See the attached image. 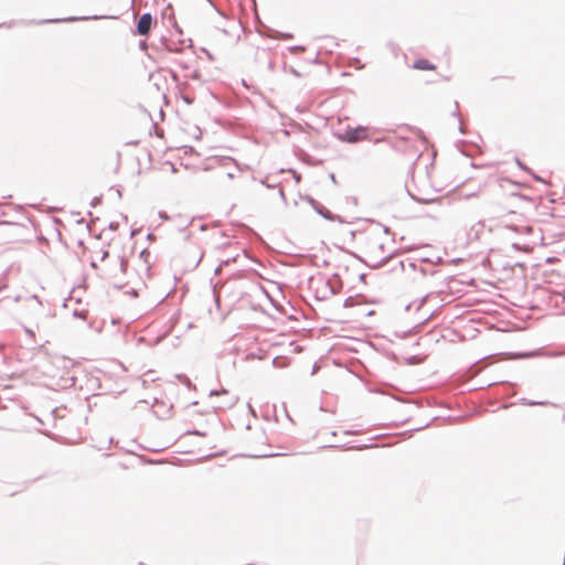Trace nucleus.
I'll return each mask as SVG.
<instances>
[{"mask_svg":"<svg viewBox=\"0 0 565 565\" xmlns=\"http://www.w3.org/2000/svg\"><path fill=\"white\" fill-rule=\"evenodd\" d=\"M159 217L162 218V220H168L169 216L166 212H159Z\"/></svg>","mask_w":565,"mask_h":565,"instance_id":"8fccbe9b","label":"nucleus"},{"mask_svg":"<svg viewBox=\"0 0 565 565\" xmlns=\"http://www.w3.org/2000/svg\"><path fill=\"white\" fill-rule=\"evenodd\" d=\"M354 303H355V299L352 296H350L347 299H344L342 306H343V308H350V307H353Z\"/></svg>","mask_w":565,"mask_h":565,"instance_id":"5701e85b","label":"nucleus"},{"mask_svg":"<svg viewBox=\"0 0 565 565\" xmlns=\"http://www.w3.org/2000/svg\"><path fill=\"white\" fill-rule=\"evenodd\" d=\"M172 404L167 405L163 401L154 399V404L152 405V412L157 418L168 419L172 416Z\"/></svg>","mask_w":565,"mask_h":565,"instance_id":"0eeeda50","label":"nucleus"},{"mask_svg":"<svg viewBox=\"0 0 565 565\" xmlns=\"http://www.w3.org/2000/svg\"><path fill=\"white\" fill-rule=\"evenodd\" d=\"M126 294H127V295H129V296H130V297H132V298H137V297L139 296L138 290H137V289H135V288H131V289H130V290H128Z\"/></svg>","mask_w":565,"mask_h":565,"instance_id":"e433bc0d","label":"nucleus"},{"mask_svg":"<svg viewBox=\"0 0 565 565\" xmlns=\"http://www.w3.org/2000/svg\"><path fill=\"white\" fill-rule=\"evenodd\" d=\"M529 174H530V175H531L535 181H539V182L545 183V180H544L541 175L536 174L533 170H531V171L529 172Z\"/></svg>","mask_w":565,"mask_h":565,"instance_id":"2f4dec72","label":"nucleus"},{"mask_svg":"<svg viewBox=\"0 0 565 565\" xmlns=\"http://www.w3.org/2000/svg\"><path fill=\"white\" fill-rule=\"evenodd\" d=\"M279 196L281 198L284 203L287 204V199L282 189H279Z\"/></svg>","mask_w":565,"mask_h":565,"instance_id":"c03bdc74","label":"nucleus"},{"mask_svg":"<svg viewBox=\"0 0 565 565\" xmlns=\"http://www.w3.org/2000/svg\"><path fill=\"white\" fill-rule=\"evenodd\" d=\"M451 116L457 118L460 121L459 104H458V102H455V110L451 113Z\"/></svg>","mask_w":565,"mask_h":565,"instance_id":"7c9ffc66","label":"nucleus"},{"mask_svg":"<svg viewBox=\"0 0 565 565\" xmlns=\"http://www.w3.org/2000/svg\"><path fill=\"white\" fill-rule=\"evenodd\" d=\"M150 255V252L148 250V248H143L140 254H139V257L142 258L146 263L148 262L147 260V257Z\"/></svg>","mask_w":565,"mask_h":565,"instance_id":"473e14b6","label":"nucleus"},{"mask_svg":"<svg viewBox=\"0 0 565 565\" xmlns=\"http://www.w3.org/2000/svg\"><path fill=\"white\" fill-rule=\"evenodd\" d=\"M218 394H228V392L225 388H222L221 391H217V390L210 391V396H214V395H218Z\"/></svg>","mask_w":565,"mask_h":565,"instance_id":"c9c22d12","label":"nucleus"},{"mask_svg":"<svg viewBox=\"0 0 565 565\" xmlns=\"http://www.w3.org/2000/svg\"><path fill=\"white\" fill-rule=\"evenodd\" d=\"M117 15H107V14H94V15H81V17H66V18H53V19H44L40 21H30L29 23L40 24H49V23H63V22H75V21H89V20H102V19H117Z\"/></svg>","mask_w":565,"mask_h":565,"instance_id":"7ed1b4c3","label":"nucleus"},{"mask_svg":"<svg viewBox=\"0 0 565 565\" xmlns=\"http://www.w3.org/2000/svg\"><path fill=\"white\" fill-rule=\"evenodd\" d=\"M515 162H516L518 167H519L521 170H523V171H525V172H527V173L532 170V169H530V168H529V167H527L523 161H521L518 157H515Z\"/></svg>","mask_w":565,"mask_h":565,"instance_id":"393cba45","label":"nucleus"},{"mask_svg":"<svg viewBox=\"0 0 565 565\" xmlns=\"http://www.w3.org/2000/svg\"><path fill=\"white\" fill-rule=\"evenodd\" d=\"M522 359H532V358H561L565 356V348L564 349H553V350H545V348H539L531 351H525L519 353Z\"/></svg>","mask_w":565,"mask_h":565,"instance_id":"423d86ee","label":"nucleus"},{"mask_svg":"<svg viewBox=\"0 0 565 565\" xmlns=\"http://www.w3.org/2000/svg\"><path fill=\"white\" fill-rule=\"evenodd\" d=\"M236 402H237V397L232 396L228 399H224V403H222L218 406H215V408H218V409L231 408L236 404Z\"/></svg>","mask_w":565,"mask_h":565,"instance_id":"6ab92c4d","label":"nucleus"},{"mask_svg":"<svg viewBox=\"0 0 565 565\" xmlns=\"http://www.w3.org/2000/svg\"><path fill=\"white\" fill-rule=\"evenodd\" d=\"M500 386L502 388V392H498V394H502L503 396H514L515 395V384L509 381H502V382H493L489 383L488 387L490 386Z\"/></svg>","mask_w":565,"mask_h":565,"instance_id":"6e6552de","label":"nucleus"},{"mask_svg":"<svg viewBox=\"0 0 565 565\" xmlns=\"http://www.w3.org/2000/svg\"><path fill=\"white\" fill-rule=\"evenodd\" d=\"M268 70L274 71L275 70V62L273 60L268 61Z\"/></svg>","mask_w":565,"mask_h":565,"instance_id":"de8ad7c7","label":"nucleus"},{"mask_svg":"<svg viewBox=\"0 0 565 565\" xmlns=\"http://www.w3.org/2000/svg\"><path fill=\"white\" fill-rule=\"evenodd\" d=\"M427 426H428V424H426V425H424V426H422V427H418V428H416L415 430H422V429H424V428H425V427H427Z\"/></svg>","mask_w":565,"mask_h":565,"instance_id":"e2e57ef3","label":"nucleus"},{"mask_svg":"<svg viewBox=\"0 0 565 565\" xmlns=\"http://www.w3.org/2000/svg\"><path fill=\"white\" fill-rule=\"evenodd\" d=\"M384 228V232L387 233L388 232V227L387 226H383Z\"/></svg>","mask_w":565,"mask_h":565,"instance_id":"774afa93","label":"nucleus"},{"mask_svg":"<svg viewBox=\"0 0 565 565\" xmlns=\"http://www.w3.org/2000/svg\"><path fill=\"white\" fill-rule=\"evenodd\" d=\"M177 379H178L180 382L184 383L188 387H190V385H191V381L189 380V377H188L185 374H178V375H177Z\"/></svg>","mask_w":565,"mask_h":565,"instance_id":"bb28decb","label":"nucleus"},{"mask_svg":"<svg viewBox=\"0 0 565 565\" xmlns=\"http://www.w3.org/2000/svg\"><path fill=\"white\" fill-rule=\"evenodd\" d=\"M262 183L264 185H266V188H268V189H274V188L278 186V184H270V183H266L265 181H262Z\"/></svg>","mask_w":565,"mask_h":565,"instance_id":"09e8293b","label":"nucleus"},{"mask_svg":"<svg viewBox=\"0 0 565 565\" xmlns=\"http://www.w3.org/2000/svg\"><path fill=\"white\" fill-rule=\"evenodd\" d=\"M330 179L332 180L333 183H335V174L334 173H330Z\"/></svg>","mask_w":565,"mask_h":565,"instance_id":"4d7b16f0","label":"nucleus"},{"mask_svg":"<svg viewBox=\"0 0 565 565\" xmlns=\"http://www.w3.org/2000/svg\"><path fill=\"white\" fill-rule=\"evenodd\" d=\"M434 313H435V311L430 312L423 321L417 322L416 324H414L411 329H408L405 332L404 337L416 334L419 331H422L423 326L434 316Z\"/></svg>","mask_w":565,"mask_h":565,"instance_id":"f8f14e48","label":"nucleus"},{"mask_svg":"<svg viewBox=\"0 0 565 565\" xmlns=\"http://www.w3.org/2000/svg\"><path fill=\"white\" fill-rule=\"evenodd\" d=\"M414 303H415V302H409V303H407V305L405 306L404 310H405L406 312H407V311H409V310L412 309V307H413V305H414Z\"/></svg>","mask_w":565,"mask_h":565,"instance_id":"5fc2aeb1","label":"nucleus"},{"mask_svg":"<svg viewBox=\"0 0 565 565\" xmlns=\"http://www.w3.org/2000/svg\"><path fill=\"white\" fill-rule=\"evenodd\" d=\"M116 194H117L118 199L122 198V192H121V189L119 186L116 188Z\"/></svg>","mask_w":565,"mask_h":565,"instance_id":"864d4df0","label":"nucleus"},{"mask_svg":"<svg viewBox=\"0 0 565 565\" xmlns=\"http://www.w3.org/2000/svg\"><path fill=\"white\" fill-rule=\"evenodd\" d=\"M332 278H335V279L340 280V275H339L338 273H334V274L332 275Z\"/></svg>","mask_w":565,"mask_h":565,"instance_id":"680f3d73","label":"nucleus"},{"mask_svg":"<svg viewBox=\"0 0 565 565\" xmlns=\"http://www.w3.org/2000/svg\"><path fill=\"white\" fill-rule=\"evenodd\" d=\"M137 232H138L137 230H131V233H130L131 236H135L137 234Z\"/></svg>","mask_w":565,"mask_h":565,"instance_id":"0e129e2a","label":"nucleus"},{"mask_svg":"<svg viewBox=\"0 0 565 565\" xmlns=\"http://www.w3.org/2000/svg\"><path fill=\"white\" fill-rule=\"evenodd\" d=\"M202 51L206 53L209 60H211V61L214 60L213 55L206 49L203 47Z\"/></svg>","mask_w":565,"mask_h":565,"instance_id":"603ef678","label":"nucleus"},{"mask_svg":"<svg viewBox=\"0 0 565 565\" xmlns=\"http://www.w3.org/2000/svg\"><path fill=\"white\" fill-rule=\"evenodd\" d=\"M153 238H154V235H153L152 233H149V234L147 235V239H148V241H152Z\"/></svg>","mask_w":565,"mask_h":565,"instance_id":"6e6d98bb","label":"nucleus"},{"mask_svg":"<svg viewBox=\"0 0 565 565\" xmlns=\"http://www.w3.org/2000/svg\"><path fill=\"white\" fill-rule=\"evenodd\" d=\"M511 247L514 249V250H518V252H529V247L526 245H521L519 243H512Z\"/></svg>","mask_w":565,"mask_h":565,"instance_id":"4be33fe9","label":"nucleus"},{"mask_svg":"<svg viewBox=\"0 0 565 565\" xmlns=\"http://www.w3.org/2000/svg\"><path fill=\"white\" fill-rule=\"evenodd\" d=\"M518 403L523 406H536V405L546 406L550 404V402H547V401H533V399H527L525 397L520 398Z\"/></svg>","mask_w":565,"mask_h":565,"instance_id":"dca6fc26","label":"nucleus"},{"mask_svg":"<svg viewBox=\"0 0 565 565\" xmlns=\"http://www.w3.org/2000/svg\"><path fill=\"white\" fill-rule=\"evenodd\" d=\"M84 315H85V312H84V311H79V310H74V311H73V316H74L75 318H84Z\"/></svg>","mask_w":565,"mask_h":565,"instance_id":"ea45409f","label":"nucleus"},{"mask_svg":"<svg viewBox=\"0 0 565 565\" xmlns=\"http://www.w3.org/2000/svg\"><path fill=\"white\" fill-rule=\"evenodd\" d=\"M103 202V195H97V196H94L90 201V206L92 207H96L98 205H100Z\"/></svg>","mask_w":565,"mask_h":565,"instance_id":"b1692460","label":"nucleus"},{"mask_svg":"<svg viewBox=\"0 0 565 565\" xmlns=\"http://www.w3.org/2000/svg\"><path fill=\"white\" fill-rule=\"evenodd\" d=\"M427 297H428V296H424V297L420 299V301L418 302V305H417V307H416V310H419V309L423 307V305H424V303L426 302V300H427Z\"/></svg>","mask_w":565,"mask_h":565,"instance_id":"a19ab883","label":"nucleus"},{"mask_svg":"<svg viewBox=\"0 0 565 565\" xmlns=\"http://www.w3.org/2000/svg\"><path fill=\"white\" fill-rule=\"evenodd\" d=\"M108 256H109V252L108 250H103L100 260L104 262Z\"/></svg>","mask_w":565,"mask_h":565,"instance_id":"49530a36","label":"nucleus"},{"mask_svg":"<svg viewBox=\"0 0 565 565\" xmlns=\"http://www.w3.org/2000/svg\"><path fill=\"white\" fill-rule=\"evenodd\" d=\"M413 68L419 71H433L436 68V65L429 60L420 57L414 61Z\"/></svg>","mask_w":565,"mask_h":565,"instance_id":"1a4fd4ad","label":"nucleus"},{"mask_svg":"<svg viewBox=\"0 0 565 565\" xmlns=\"http://www.w3.org/2000/svg\"><path fill=\"white\" fill-rule=\"evenodd\" d=\"M322 286L318 287L315 291V298L319 301L329 299L330 296L340 292L342 288V281L340 280L339 286L332 284L331 279H324L321 281Z\"/></svg>","mask_w":565,"mask_h":565,"instance_id":"39448f33","label":"nucleus"},{"mask_svg":"<svg viewBox=\"0 0 565 565\" xmlns=\"http://www.w3.org/2000/svg\"><path fill=\"white\" fill-rule=\"evenodd\" d=\"M242 84H243L245 87H248V86H247V83H246V81H245V79H242Z\"/></svg>","mask_w":565,"mask_h":565,"instance_id":"69168bd1","label":"nucleus"},{"mask_svg":"<svg viewBox=\"0 0 565 565\" xmlns=\"http://www.w3.org/2000/svg\"><path fill=\"white\" fill-rule=\"evenodd\" d=\"M119 224L117 222H110L108 227L111 231H116L118 228Z\"/></svg>","mask_w":565,"mask_h":565,"instance_id":"79ce46f5","label":"nucleus"},{"mask_svg":"<svg viewBox=\"0 0 565 565\" xmlns=\"http://www.w3.org/2000/svg\"><path fill=\"white\" fill-rule=\"evenodd\" d=\"M409 198L415 201V202H418V203H422V204H429V203H433L435 202L437 199H423V198H419L415 194H413L412 192H409L407 189H406Z\"/></svg>","mask_w":565,"mask_h":565,"instance_id":"a211bd4d","label":"nucleus"},{"mask_svg":"<svg viewBox=\"0 0 565 565\" xmlns=\"http://www.w3.org/2000/svg\"><path fill=\"white\" fill-rule=\"evenodd\" d=\"M223 166H227L228 163H236V161L231 157H224L221 159Z\"/></svg>","mask_w":565,"mask_h":565,"instance_id":"72a5a7b5","label":"nucleus"},{"mask_svg":"<svg viewBox=\"0 0 565 565\" xmlns=\"http://www.w3.org/2000/svg\"><path fill=\"white\" fill-rule=\"evenodd\" d=\"M156 24L157 19L153 18L150 12H145L136 21V28L132 31V34L147 36Z\"/></svg>","mask_w":565,"mask_h":565,"instance_id":"20e7f679","label":"nucleus"},{"mask_svg":"<svg viewBox=\"0 0 565 565\" xmlns=\"http://www.w3.org/2000/svg\"><path fill=\"white\" fill-rule=\"evenodd\" d=\"M458 130H459V132H460V134L466 135V129H465V127L461 125V122H459Z\"/></svg>","mask_w":565,"mask_h":565,"instance_id":"3c124183","label":"nucleus"},{"mask_svg":"<svg viewBox=\"0 0 565 565\" xmlns=\"http://www.w3.org/2000/svg\"><path fill=\"white\" fill-rule=\"evenodd\" d=\"M185 78L201 82L202 81V74H201V72L199 70H194L190 74L185 75Z\"/></svg>","mask_w":565,"mask_h":565,"instance_id":"aec40b11","label":"nucleus"},{"mask_svg":"<svg viewBox=\"0 0 565 565\" xmlns=\"http://www.w3.org/2000/svg\"><path fill=\"white\" fill-rule=\"evenodd\" d=\"M338 139L348 143H356L369 139V128L362 125L356 127L348 126L342 134L337 135Z\"/></svg>","mask_w":565,"mask_h":565,"instance_id":"f03ea898","label":"nucleus"},{"mask_svg":"<svg viewBox=\"0 0 565 565\" xmlns=\"http://www.w3.org/2000/svg\"><path fill=\"white\" fill-rule=\"evenodd\" d=\"M185 435H193V436H205L206 433L199 430V429H189L185 431Z\"/></svg>","mask_w":565,"mask_h":565,"instance_id":"cd10ccee","label":"nucleus"},{"mask_svg":"<svg viewBox=\"0 0 565 565\" xmlns=\"http://www.w3.org/2000/svg\"><path fill=\"white\" fill-rule=\"evenodd\" d=\"M513 405H515V403H504L500 406V408L508 409V408L512 407Z\"/></svg>","mask_w":565,"mask_h":565,"instance_id":"37998d69","label":"nucleus"},{"mask_svg":"<svg viewBox=\"0 0 565 565\" xmlns=\"http://www.w3.org/2000/svg\"><path fill=\"white\" fill-rule=\"evenodd\" d=\"M508 228L513 231V232H515V233H518V234H526V235L532 234L533 231H534L533 227L530 226V225L520 226V225L512 224V225H509Z\"/></svg>","mask_w":565,"mask_h":565,"instance_id":"2eb2a0df","label":"nucleus"},{"mask_svg":"<svg viewBox=\"0 0 565 565\" xmlns=\"http://www.w3.org/2000/svg\"><path fill=\"white\" fill-rule=\"evenodd\" d=\"M288 171L292 174L294 180L296 183H299L301 181V174L297 172L295 169H288Z\"/></svg>","mask_w":565,"mask_h":565,"instance_id":"c85d7f7f","label":"nucleus"},{"mask_svg":"<svg viewBox=\"0 0 565 565\" xmlns=\"http://www.w3.org/2000/svg\"><path fill=\"white\" fill-rule=\"evenodd\" d=\"M90 266H92L93 268H97V263H96L95 260H92V262H90Z\"/></svg>","mask_w":565,"mask_h":565,"instance_id":"052dcab7","label":"nucleus"},{"mask_svg":"<svg viewBox=\"0 0 565 565\" xmlns=\"http://www.w3.org/2000/svg\"><path fill=\"white\" fill-rule=\"evenodd\" d=\"M288 51L291 54H299L300 52L305 51V46L302 45H291L288 47Z\"/></svg>","mask_w":565,"mask_h":565,"instance_id":"412c9836","label":"nucleus"},{"mask_svg":"<svg viewBox=\"0 0 565 565\" xmlns=\"http://www.w3.org/2000/svg\"><path fill=\"white\" fill-rule=\"evenodd\" d=\"M351 255H353L356 259H359L360 262H362L363 264H365L366 266H369L370 268L372 269H379V268H382L383 266L386 265V263L390 260L391 258V255H387L385 257H383L382 259H380L379 262H376L375 264L373 265H370L365 262L364 258H362L361 256H359L358 254L355 253H351Z\"/></svg>","mask_w":565,"mask_h":565,"instance_id":"9b49d317","label":"nucleus"},{"mask_svg":"<svg viewBox=\"0 0 565 565\" xmlns=\"http://www.w3.org/2000/svg\"><path fill=\"white\" fill-rule=\"evenodd\" d=\"M167 10H170V11H171V12H170V14H169V20H170V22L172 23V26L174 28L175 32H177L178 34L182 35V34H183V30L179 26V24H178V22H177V20H175V18H174V13H173V10H172L171 4H168V6H167V8H166V10H164V12H163V17H166V14H167Z\"/></svg>","mask_w":565,"mask_h":565,"instance_id":"4468645a","label":"nucleus"},{"mask_svg":"<svg viewBox=\"0 0 565 565\" xmlns=\"http://www.w3.org/2000/svg\"><path fill=\"white\" fill-rule=\"evenodd\" d=\"M300 200L306 201L312 210L323 217L327 221L330 222H339L344 223V218L341 215L333 214L330 210H328L323 204H321L318 200H316L313 196L309 194H299Z\"/></svg>","mask_w":565,"mask_h":565,"instance_id":"f257e3e1","label":"nucleus"},{"mask_svg":"<svg viewBox=\"0 0 565 565\" xmlns=\"http://www.w3.org/2000/svg\"><path fill=\"white\" fill-rule=\"evenodd\" d=\"M178 96L186 104L192 105L195 100L193 95L186 94L184 90L180 89Z\"/></svg>","mask_w":565,"mask_h":565,"instance_id":"f3484780","label":"nucleus"},{"mask_svg":"<svg viewBox=\"0 0 565 565\" xmlns=\"http://www.w3.org/2000/svg\"><path fill=\"white\" fill-rule=\"evenodd\" d=\"M359 280H360L361 282H363V284H366V274H364V273H363V274H360V275H359Z\"/></svg>","mask_w":565,"mask_h":565,"instance_id":"a18cd8bd","label":"nucleus"},{"mask_svg":"<svg viewBox=\"0 0 565 565\" xmlns=\"http://www.w3.org/2000/svg\"><path fill=\"white\" fill-rule=\"evenodd\" d=\"M138 46H139V49H140L141 51H146V50H147V47H148L147 41H146V40H141V41H139Z\"/></svg>","mask_w":565,"mask_h":565,"instance_id":"4c0bfd02","label":"nucleus"},{"mask_svg":"<svg viewBox=\"0 0 565 565\" xmlns=\"http://www.w3.org/2000/svg\"><path fill=\"white\" fill-rule=\"evenodd\" d=\"M268 31H269V36L273 39H278V40L294 39V34L290 32H281V31H277L275 29H268Z\"/></svg>","mask_w":565,"mask_h":565,"instance_id":"ddd939ff","label":"nucleus"},{"mask_svg":"<svg viewBox=\"0 0 565 565\" xmlns=\"http://www.w3.org/2000/svg\"><path fill=\"white\" fill-rule=\"evenodd\" d=\"M284 71L291 73L294 76H296L298 78L301 77V74L295 67H292V66L287 67V65L284 64Z\"/></svg>","mask_w":565,"mask_h":565,"instance_id":"a878e982","label":"nucleus"},{"mask_svg":"<svg viewBox=\"0 0 565 565\" xmlns=\"http://www.w3.org/2000/svg\"><path fill=\"white\" fill-rule=\"evenodd\" d=\"M462 145H465V141H463V140H459V141H457V142H456V147L458 148V150H459L462 154L467 156V154L465 153V151L461 149V146H462Z\"/></svg>","mask_w":565,"mask_h":565,"instance_id":"58836bf2","label":"nucleus"},{"mask_svg":"<svg viewBox=\"0 0 565 565\" xmlns=\"http://www.w3.org/2000/svg\"><path fill=\"white\" fill-rule=\"evenodd\" d=\"M379 248L383 250L384 249V244H380Z\"/></svg>","mask_w":565,"mask_h":565,"instance_id":"338daca9","label":"nucleus"},{"mask_svg":"<svg viewBox=\"0 0 565 565\" xmlns=\"http://www.w3.org/2000/svg\"><path fill=\"white\" fill-rule=\"evenodd\" d=\"M180 65H181V67H182V68H184V70H188V68H189V65H188L186 63H181Z\"/></svg>","mask_w":565,"mask_h":565,"instance_id":"bf43d9fd","label":"nucleus"},{"mask_svg":"<svg viewBox=\"0 0 565 565\" xmlns=\"http://www.w3.org/2000/svg\"><path fill=\"white\" fill-rule=\"evenodd\" d=\"M161 44L164 46V49L169 52L178 53L183 49L184 40L179 41V45L177 44H170L169 40L166 36H161L160 39Z\"/></svg>","mask_w":565,"mask_h":565,"instance_id":"9d476101","label":"nucleus"},{"mask_svg":"<svg viewBox=\"0 0 565 565\" xmlns=\"http://www.w3.org/2000/svg\"><path fill=\"white\" fill-rule=\"evenodd\" d=\"M170 74H171V77L172 79L175 82L177 86H181V83H180V79H179V75L177 74V72L174 71H170Z\"/></svg>","mask_w":565,"mask_h":565,"instance_id":"f704fd0d","label":"nucleus"},{"mask_svg":"<svg viewBox=\"0 0 565 565\" xmlns=\"http://www.w3.org/2000/svg\"><path fill=\"white\" fill-rule=\"evenodd\" d=\"M226 175H227L228 179H234L235 178L233 172H228Z\"/></svg>","mask_w":565,"mask_h":565,"instance_id":"13d9d810","label":"nucleus"},{"mask_svg":"<svg viewBox=\"0 0 565 565\" xmlns=\"http://www.w3.org/2000/svg\"><path fill=\"white\" fill-rule=\"evenodd\" d=\"M119 265L120 270L125 274L128 267V262L125 259V257H119Z\"/></svg>","mask_w":565,"mask_h":565,"instance_id":"c756f323","label":"nucleus"}]
</instances>
